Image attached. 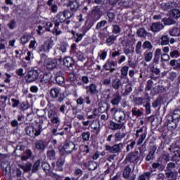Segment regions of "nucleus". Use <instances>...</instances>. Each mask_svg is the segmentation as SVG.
I'll use <instances>...</instances> for the list:
<instances>
[{
    "instance_id": "f257e3e1",
    "label": "nucleus",
    "mask_w": 180,
    "mask_h": 180,
    "mask_svg": "<svg viewBox=\"0 0 180 180\" xmlns=\"http://www.w3.org/2000/svg\"><path fill=\"white\" fill-rule=\"evenodd\" d=\"M60 89L57 87L52 88L50 90V96L52 99H57V102L61 103L66 98L65 94L64 93H60Z\"/></svg>"
},
{
    "instance_id": "f03ea898",
    "label": "nucleus",
    "mask_w": 180,
    "mask_h": 180,
    "mask_svg": "<svg viewBox=\"0 0 180 180\" xmlns=\"http://www.w3.org/2000/svg\"><path fill=\"white\" fill-rule=\"evenodd\" d=\"M40 72H41L40 70H31L28 71L25 77L26 82H27V84H30L32 82H36L39 77H40Z\"/></svg>"
},
{
    "instance_id": "7ed1b4c3",
    "label": "nucleus",
    "mask_w": 180,
    "mask_h": 180,
    "mask_svg": "<svg viewBox=\"0 0 180 180\" xmlns=\"http://www.w3.org/2000/svg\"><path fill=\"white\" fill-rule=\"evenodd\" d=\"M48 117L50 119L52 124H60V118L58 117V115L54 110V109L51 108L48 112Z\"/></svg>"
},
{
    "instance_id": "20e7f679",
    "label": "nucleus",
    "mask_w": 180,
    "mask_h": 180,
    "mask_svg": "<svg viewBox=\"0 0 180 180\" xmlns=\"http://www.w3.org/2000/svg\"><path fill=\"white\" fill-rule=\"evenodd\" d=\"M53 46H54V42L47 40L39 48V53H49L53 49Z\"/></svg>"
},
{
    "instance_id": "39448f33",
    "label": "nucleus",
    "mask_w": 180,
    "mask_h": 180,
    "mask_svg": "<svg viewBox=\"0 0 180 180\" xmlns=\"http://www.w3.org/2000/svg\"><path fill=\"white\" fill-rule=\"evenodd\" d=\"M63 148L64 151L67 153V154H71L72 151H75L77 150V148H75V144H74V142L68 140H66L65 141Z\"/></svg>"
},
{
    "instance_id": "423d86ee",
    "label": "nucleus",
    "mask_w": 180,
    "mask_h": 180,
    "mask_svg": "<svg viewBox=\"0 0 180 180\" xmlns=\"http://www.w3.org/2000/svg\"><path fill=\"white\" fill-rule=\"evenodd\" d=\"M122 148H123V143L115 144L112 146L109 145L105 146L106 151H109L112 154H116V153H122Z\"/></svg>"
},
{
    "instance_id": "0eeeda50",
    "label": "nucleus",
    "mask_w": 180,
    "mask_h": 180,
    "mask_svg": "<svg viewBox=\"0 0 180 180\" xmlns=\"http://www.w3.org/2000/svg\"><path fill=\"white\" fill-rule=\"evenodd\" d=\"M125 161H128V162H136V164L140 161V157H139V151L135 150L134 152L129 153L126 158Z\"/></svg>"
},
{
    "instance_id": "6e6552de",
    "label": "nucleus",
    "mask_w": 180,
    "mask_h": 180,
    "mask_svg": "<svg viewBox=\"0 0 180 180\" xmlns=\"http://www.w3.org/2000/svg\"><path fill=\"white\" fill-rule=\"evenodd\" d=\"M25 132L27 136H30V137H32V139L37 137V136H40V131H37L33 126H29L25 128Z\"/></svg>"
},
{
    "instance_id": "1a4fd4ad",
    "label": "nucleus",
    "mask_w": 180,
    "mask_h": 180,
    "mask_svg": "<svg viewBox=\"0 0 180 180\" xmlns=\"http://www.w3.org/2000/svg\"><path fill=\"white\" fill-rule=\"evenodd\" d=\"M150 78V79L147 81L145 91H151V89L153 90V88H154V85H157L158 77H155L153 75H151Z\"/></svg>"
},
{
    "instance_id": "9d476101",
    "label": "nucleus",
    "mask_w": 180,
    "mask_h": 180,
    "mask_svg": "<svg viewBox=\"0 0 180 180\" xmlns=\"http://www.w3.org/2000/svg\"><path fill=\"white\" fill-rule=\"evenodd\" d=\"M120 102H122V95H120V92L119 91H117L112 94V98L110 101V103L113 106H118Z\"/></svg>"
},
{
    "instance_id": "9b49d317",
    "label": "nucleus",
    "mask_w": 180,
    "mask_h": 180,
    "mask_svg": "<svg viewBox=\"0 0 180 180\" xmlns=\"http://www.w3.org/2000/svg\"><path fill=\"white\" fill-rule=\"evenodd\" d=\"M162 29H164V24L161 22H153L150 26V30L154 33H158V32H161Z\"/></svg>"
},
{
    "instance_id": "f8f14e48",
    "label": "nucleus",
    "mask_w": 180,
    "mask_h": 180,
    "mask_svg": "<svg viewBox=\"0 0 180 180\" xmlns=\"http://www.w3.org/2000/svg\"><path fill=\"white\" fill-rule=\"evenodd\" d=\"M68 4H66L68 8H70V11L72 12H77L78 11V8H79V4L77 0H68Z\"/></svg>"
},
{
    "instance_id": "ddd939ff",
    "label": "nucleus",
    "mask_w": 180,
    "mask_h": 180,
    "mask_svg": "<svg viewBox=\"0 0 180 180\" xmlns=\"http://www.w3.org/2000/svg\"><path fill=\"white\" fill-rule=\"evenodd\" d=\"M175 7H176V3L175 1L162 3L160 4V8L163 11H173Z\"/></svg>"
},
{
    "instance_id": "4468645a",
    "label": "nucleus",
    "mask_w": 180,
    "mask_h": 180,
    "mask_svg": "<svg viewBox=\"0 0 180 180\" xmlns=\"http://www.w3.org/2000/svg\"><path fill=\"white\" fill-rule=\"evenodd\" d=\"M156 151H157V146H152L149 150V153L147 155V156L145 159L147 162H150V161H151V160H154V158H155L154 155L155 154Z\"/></svg>"
},
{
    "instance_id": "2eb2a0df",
    "label": "nucleus",
    "mask_w": 180,
    "mask_h": 180,
    "mask_svg": "<svg viewBox=\"0 0 180 180\" xmlns=\"http://www.w3.org/2000/svg\"><path fill=\"white\" fill-rule=\"evenodd\" d=\"M115 120L118 122V123H122V122H124L126 120V112L124 111L120 110L117 112V115L115 116Z\"/></svg>"
},
{
    "instance_id": "dca6fc26",
    "label": "nucleus",
    "mask_w": 180,
    "mask_h": 180,
    "mask_svg": "<svg viewBox=\"0 0 180 180\" xmlns=\"http://www.w3.org/2000/svg\"><path fill=\"white\" fill-rule=\"evenodd\" d=\"M65 164V156L64 155H60V157L57 160L56 167H58V171H63V167Z\"/></svg>"
},
{
    "instance_id": "f3484780",
    "label": "nucleus",
    "mask_w": 180,
    "mask_h": 180,
    "mask_svg": "<svg viewBox=\"0 0 180 180\" xmlns=\"http://www.w3.org/2000/svg\"><path fill=\"white\" fill-rule=\"evenodd\" d=\"M63 65H65V67H68V68H72V67L75 65V61H74V59L70 56L66 57L63 60Z\"/></svg>"
},
{
    "instance_id": "a211bd4d",
    "label": "nucleus",
    "mask_w": 180,
    "mask_h": 180,
    "mask_svg": "<svg viewBox=\"0 0 180 180\" xmlns=\"http://www.w3.org/2000/svg\"><path fill=\"white\" fill-rule=\"evenodd\" d=\"M96 88L95 84H91L89 86H86V94H90L91 96L96 95L99 92Z\"/></svg>"
},
{
    "instance_id": "6ab92c4d",
    "label": "nucleus",
    "mask_w": 180,
    "mask_h": 180,
    "mask_svg": "<svg viewBox=\"0 0 180 180\" xmlns=\"http://www.w3.org/2000/svg\"><path fill=\"white\" fill-rule=\"evenodd\" d=\"M47 146H46V142L43 140H37L35 142V148L37 150H39V151H44L46 150V148Z\"/></svg>"
},
{
    "instance_id": "aec40b11",
    "label": "nucleus",
    "mask_w": 180,
    "mask_h": 180,
    "mask_svg": "<svg viewBox=\"0 0 180 180\" xmlns=\"http://www.w3.org/2000/svg\"><path fill=\"white\" fill-rule=\"evenodd\" d=\"M165 176L168 179V180H176L178 178V172L167 171L165 173Z\"/></svg>"
},
{
    "instance_id": "412c9836",
    "label": "nucleus",
    "mask_w": 180,
    "mask_h": 180,
    "mask_svg": "<svg viewBox=\"0 0 180 180\" xmlns=\"http://www.w3.org/2000/svg\"><path fill=\"white\" fill-rule=\"evenodd\" d=\"M122 85L123 84L122 83V80H120V79H114L112 81V88L115 89V91H119Z\"/></svg>"
},
{
    "instance_id": "4be33fe9",
    "label": "nucleus",
    "mask_w": 180,
    "mask_h": 180,
    "mask_svg": "<svg viewBox=\"0 0 180 180\" xmlns=\"http://www.w3.org/2000/svg\"><path fill=\"white\" fill-rule=\"evenodd\" d=\"M169 65L173 67L174 71H180V58L178 60L172 59L170 60Z\"/></svg>"
},
{
    "instance_id": "5701e85b",
    "label": "nucleus",
    "mask_w": 180,
    "mask_h": 180,
    "mask_svg": "<svg viewBox=\"0 0 180 180\" xmlns=\"http://www.w3.org/2000/svg\"><path fill=\"white\" fill-rule=\"evenodd\" d=\"M132 91L133 84L131 83H129L125 86L124 91L122 93V96H129Z\"/></svg>"
},
{
    "instance_id": "b1692460",
    "label": "nucleus",
    "mask_w": 180,
    "mask_h": 180,
    "mask_svg": "<svg viewBox=\"0 0 180 180\" xmlns=\"http://www.w3.org/2000/svg\"><path fill=\"white\" fill-rule=\"evenodd\" d=\"M18 167L21 168V169L23 170L24 172H32V167H33V165L30 162H27L25 165H18Z\"/></svg>"
},
{
    "instance_id": "393cba45",
    "label": "nucleus",
    "mask_w": 180,
    "mask_h": 180,
    "mask_svg": "<svg viewBox=\"0 0 180 180\" xmlns=\"http://www.w3.org/2000/svg\"><path fill=\"white\" fill-rule=\"evenodd\" d=\"M41 160L38 159L37 161L34 162L31 167V174H36L37 171H39V168H40V163Z\"/></svg>"
},
{
    "instance_id": "a878e982",
    "label": "nucleus",
    "mask_w": 180,
    "mask_h": 180,
    "mask_svg": "<svg viewBox=\"0 0 180 180\" xmlns=\"http://www.w3.org/2000/svg\"><path fill=\"white\" fill-rule=\"evenodd\" d=\"M84 166L88 168L89 171H95L98 168V163L94 161H89L87 164L84 163Z\"/></svg>"
},
{
    "instance_id": "bb28decb",
    "label": "nucleus",
    "mask_w": 180,
    "mask_h": 180,
    "mask_svg": "<svg viewBox=\"0 0 180 180\" xmlns=\"http://www.w3.org/2000/svg\"><path fill=\"white\" fill-rule=\"evenodd\" d=\"M176 145L175 146L172 145L169 148V151H171L172 153H174V155L172 158V161H176L177 157H179V150H176Z\"/></svg>"
},
{
    "instance_id": "cd10ccee",
    "label": "nucleus",
    "mask_w": 180,
    "mask_h": 180,
    "mask_svg": "<svg viewBox=\"0 0 180 180\" xmlns=\"http://www.w3.org/2000/svg\"><path fill=\"white\" fill-rule=\"evenodd\" d=\"M162 22L164 23L165 26H171V25H175V23H176V21L171 17L162 19Z\"/></svg>"
},
{
    "instance_id": "c85d7f7f",
    "label": "nucleus",
    "mask_w": 180,
    "mask_h": 180,
    "mask_svg": "<svg viewBox=\"0 0 180 180\" xmlns=\"http://www.w3.org/2000/svg\"><path fill=\"white\" fill-rule=\"evenodd\" d=\"M51 33L55 36H60L63 33L60 30V24L58 22H54V28L52 30Z\"/></svg>"
},
{
    "instance_id": "c756f323",
    "label": "nucleus",
    "mask_w": 180,
    "mask_h": 180,
    "mask_svg": "<svg viewBox=\"0 0 180 180\" xmlns=\"http://www.w3.org/2000/svg\"><path fill=\"white\" fill-rule=\"evenodd\" d=\"M56 18L57 19L54 20V23H58V25H60V23H64V22H65V19H64L65 17H64L63 12H59L56 15Z\"/></svg>"
},
{
    "instance_id": "7c9ffc66",
    "label": "nucleus",
    "mask_w": 180,
    "mask_h": 180,
    "mask_svg": "<svg viewBox=\"0 0 180 180\" xmlns=\"http://www.w3.org/2000/svg\"><path fill=\"white\" fill-rule=\"evenodd\" d=\"M150 71L151 72L150 75H156V77L160 78V75L161 73V70L158 68H155V66H151L150 68Z\"/></svg>"
},
{
    "instance_id": "2f4dec72",
    "label": "nucleus",
    "mask_w": 180,
    "mask_h": 180,
    "mask_svg": "<svg viewBox=\"0 0 180 180\" xmlns=\"http://www.w3.org/2000/svg\"><path fill=\"white\" fill-rule=\"evenodd\" d=\"M57 67V60L50 59L46 63V68L48 70H54Z\"/></svg>"
},
{
    "instance_id": "473e14b6",
    "label": "nucleus",
    "mask_w": 180,
    "mask_h": 180,
    "mask_svg": "<svg viewBox=\"0 0 180 180\" xmlns=\"http://www.w3.org/2000/svg\"><path fill=\"white\" fill-rule=\"evenodd\" d=\"M136 34L139 37L146 38L148 35V32L144 28H139L136 31Z\"/></svg>"
},
{
    "instance_id": "72a5a7b5",
    "label": "nucleus",
    "mask_w": 180,
    "mask_h": 180,
    "mask_svg": "<svg viewBox=\"0 0 180 180\" xmlns=\"http://www.w3.org/2000/svg\"><path fill=\"white\" fill-rule=\"evenodd\" d=\"M153 47V44L150 41H145L142 45V49L148 50V51H151Z\"/></svg>"
},
{
    "instance_id": "f704fd0d",
    "label": "nucleus",
    "mask_w": 180,
    "mask_h": 180,
    "mask_svg": "<svg viewBox=\"0 0 180 180\" xmlns=\"http://www.w3.org/2000/svg\"><path fill=\"white\" fill-rule=\"evenodd\" d=\"M111 130H120V129H123V126H124V122H121L120 124L116 122H111Z\"/></svg>"
},
{
    "instance_id": "c9c22d12",
    "label": "nucleus",
    "mask_w": 180,
    "mask_h": 180,
    "mask_svg": "<svg viewBox=\"0 0 180 180\" xmlns=\"http://www.w3.org/2000/svg\"><path fill=\"white\" fill-rule=\"evenodd\" d=\"M92 15H94L96 17V19H101V16H102V11H101V8L99 6H96L94 7L92 11Z\"/></svg>"
},
{
    "instance_id": "e433bc0d",
    "label": "nucleus",
    "mask_w": 180,
    "mask_h": 180,
    "mask_svg": "<svg viewBox=\"0 0 180 180\" xmlns=\"http://www.w3.org/2000/svg\"><path fill=\"white\" fill-rule=\"evenodd\" d=\"M130 174H131V168L130 166L127 165L124 167L123 171V176L125 179H129L130 178Z\"/></svg>"
},
{
    "instance_id": "4c0bfd02",
    "label": "nucleus",
    "mask_w": 180,
    "mask_h": 180,
    "mask_svg": "<svg viewBox=\"0 0 180 180\" xmlns=\"http://www.w3.org/2000/svg\"><path fill=\"white\" fill-rule=\"evenodd\" d=\"M25 153V155H23L21 157V161H27V160H29V158H30L32 155H33V153H32V150L30 149H26Z\"/></svg>"
},
{
    "instance_id": "58836bf2",
    "label": "nucleus",
    "mask_w": 180,
    "mask_h": 180,
    "mask_svg": "<svg viewBox=\"0 0 180 180\" xmlns=\"http://www.w3.org/2000/svg\"><path fill=\"white\" fill-rule=\"evenodd\" d=\"M41 168L42 169H44L46 174H50V172H51V167L49 163H47V162H41Z\"/></svg>"
},
{
    "instance_id": "ea45409f",
    "label": "nucleus",
    "mask_w": 180,
    "mask_h": 180,
    "mask_svg": "<svg viewBox=\"0 0 180 180\" xmlns=\"http://www.w3.org/2000/svg\"><path fill=\"white\" fill-rule=\"evenodd\" d=\"M62 13H63V16L65 17V20H67V19H71V18L74 16V12L68 9H65Z\"/></svg>"
},
{
    "instance_id": "a19ab883",
    "label": "nucleus",
    "mask_w": 180,
    "mask_h": 180,
    "mask_svg": "<svg viewBox=\"0 0 180 180\" xmlns=\"http://www.w3.org/2000/svg\"><path fill=\"white\" fill-rule=\"evenodd\" d=\"M177 121H174V120H172V121H168L167 122V129H169L171 131L175 130L176 129V127L178 124H176Z\"/></svg>"
},
{
    "instance_id": "79ce46f5",
    "label": "nucleus",
    "mask_w": 180,
    "mask_h": 180,
    "mask_svg": "<svg viewBox=\"0 0 180 180\" xmlns=\"http://www.w3.org/2000/svg\"><path fill=\"white\" fill-rule=\"evenodd\" d=\"M47 157L51 161H56V150L53 149L47 151Z\"/></svg>"
},
{
    "instance_id": "37998d69",
    "label": "nucleus",
    "mask_w": 180,
    "mask_h": 180,
    "mask_svg": "<svg viewBox=\"0 0 180 180\" xmlns=\"http://www.w3.org/2000/svg\"><path fill=\"white\" fill-rule=\"evenodd\" d=\"M170 36L179 37L180 36V28L179 27H173L169 31Z\"/></svg>"
},
{
    "instance_id": "c03bdc74",
    "label": "nucleus",
    "mask_w": 180,
    "mask_h": 180,
    "mask_svg": "<svg viewBox=\"0 0 180 180\" xmlns=\"http://www.w3.org/2000/svg\"><path fill=\"white\" fill-rule=\"evenodd\" d=\"M125 137L126 133L118 131L115 134V141H122V139H124Z\"/></svg>"
},
{
    "instance_id": "a18cd8bd",
    "label": "nucleus",
    "mask_w": 180,
    "mask_h": 180,
    "mask_svg": "<svg viewBox=\"0 0 180 180\" xmlns=\"http://www.w3.org/2000/svg\"><path fill=\"white\" fill-rule=\"evenodd\" d=\"M144 60L146 63H150L153 60V52L146 51L144 53Z\"/></svg>"
},
{
    "instance_id": "49530a36",
    "label": "nucleus",
    "mask_w": 180,
    "mask_h": 180,
    "mask_svg": "<svg viewBox=\"0 0 180 180\" xmlns=\"http://www.w3.org/2000/svg\"><path fill=\"white\" fill-rule=\"evenodd\" d=\"M152 91L153 92H154V94H162V92H164V91H165V89L164 88V86L158 85V86H155L153 87Z\"/></svg>"
},
{
    "instance_id": "de8ad7c7",
    "label": "nucleus",
    "mask_w": 180,
    "mask_h": 180,
    "mask_svg": "<svg viewBox=\"0 0 180 180\" xmlns=\"http://www.w3.org/2000/svg\"><path fill=\"white\" fill-rule=\"evenodd\" d=\"M172 120H174L175 122H179L180 120V110H176L174 111L172 115Z\"/></svg>"
},
{
    "instance_id": "09e8293b",
    "label": "nucleus",
    "mask_w": 180,
    "mask_h": 180,
    "mask_svg": "<svg viewBox=\"0 0 180 180\" xmlns=\"http://www.w3.org/2000/svg\"><path fill=\"white\" fill-rule=\"evenodd\" d=\"M50 79H51V74H45L44 75L43 77L41 79V82L42 84H47L48 82H50Z\"/></svg>"
},
{
    "instance_id": "8fccbe9b",
    "label": "nucleus",
    "mask_w": 180,
    "mask_h": 180,
    "mask_svg": "<svg viewBox=\"0 0 180 180\" xmlns=\"http://www.w3.org/2000/svg\"><path fill=\"white\" fill-rule=\"evenodd\" d=\"M1 167L2 168V171L4 172H6H6H8V171H9L11 169V167H9V162H2L1 163Z\"/></svg>"
},
{
    "instance_id": "3c124183",
    "label": "nucleus",
    "mask_w": 180,
    "mask_h": 180,
    "mask_svg": "<svg viewBox=\"0 0 180 180\" xmlns=\"http://www.w3.org/2000/svg\"><path fill=\"white\" fill-rule=\"evenodd\" d=\"M107 17L108 18V22H112L116 18V14L110 11H106Z\"/></svg>"
},
{
    "instance_id": "603ef678",
    "label": "nucleus",
    "mask_w": 180,
    "mask_h": 180,
    "mask_svg": "<svg viewBox=\"0 0 180 180\" xmlns=\"http://www.w3.org/2000/svg\"><path fill=\"white\" fill-rule=\"evenodd\" d=\"M162 101V96H159L152 103L153 108H158L161 105Z\"/></svg>"
},
{
    "instance_id": "864d4df0",
    "label": "nucleus",
    "mask_w": 180,
    "mask_h": 180,
    "mask_svg": "<svg viewBox=\"0 0 180 180\" xmlns=\"http://www.w3.org/2000/svg\"><path fill=\"white\" fill-rule=\"evenodd\" d=\"M106 25H108V21H106V20H103L101 22L97 23L96 26V29L97 30H101V29H102V27H105Z\"/></svg>"
},
{
    "instance_id": "5fc2aeb1",
    "label": "nucleus",
    "mask_w": 180,
    "mask_h": 180,
    "mask_svg": "<svg viewBox=\"0 0 180 180\" xmlns=\"http://www.w3.org/2000/svg\"><path fill=\"white\" fill-rule=\"evenodd\" d=\"M161 45L167 46V44H169V37L168 35H164L161 37Z\"/></svg>"
},
{
    "instance_id": "6e6d98bb",
    "label": "nucleus",
    "mask_w": 180,
    "mask_h": 180,
    "mask_svg": "<svg viewBox=\"0 0 180 180\" xmlns=\"http://www.w3.org/2000/svg\"><path fill=\"white\" fill-rule=\"evenodd\" d=\"M141 46H143V42H141V41H139L135 49V52L136 54H141Z\"/></svg>"
},
{
    "instance_id": "4d7b16f0",
    "label": "nucleus",
    "mask_w": 180,
    "mask_h": 180,
    "mask_svg": "<svg viewBox=\"0 0 180 180\" xmlns=\"http://www.w3.org/2000/svg\"><path fill=\"white\" fill-rule=\"evenodd\" d=\"M132 115L133 116H136V117H140L141 115H143V112L140 109H138L137 108H132Z\"/></svg>"
},
{
    "instance_id": "13d9d810",
    "label": "nucleus",
    "mask_w": 180,
    "mask_h": 180,
    "mask_svg": "<svg viewBox=\"0 0 180 180\" xmlns=\"http://www.w3.org/2000/svg\"><path fill=\"white\" fill-rule=\"evenodd\" d=\"M82 137L83 141H89V139L91 138V132L90 131L83 132L82 134Z\"/></svg>"
},
{
    "instance_id": "bf43d9fd",
    "label": "nucleus",
    "mask_w": 180,
    "mask_h": 180,
    "mask_svg": "<svg viewBox=\"0 0 180 180\" xmlns=\"http://www.w3.org/2000/svg\"><path fill=\"white\" fill-rule=\"evenodd\" d=\"M7 26L10 30H13L16 27V21L15 20H11L7 24Z\"/></svg>"
},
{
    "instance_id": "052dcab7",
    "label": "nucleus",
    "mask_w": 180,
    "mask_h": 180,
    "mask_svg": "<svg viewBox=\"0 0 180 180\" xmlns=\"http://www.w3.org/2000/svg\"><path fill=\"white\" fill-rule=\"evenodd\" d=\"M134 103L138 105H143V103H144V98H143L142 97H134Z\"/></svg>"
},
{
    "instance_id": "680f3d73",
    "label": "nucleus",
    "mask_w": 180,
    "mask_h": 180,
    "mask_svg": "<svg viewBox=\"0 0 180 180\" xmlns=\"http://www.w3.org/2000/svg\"><path fill=\"white\" fill-rule=\"evenodd\" d=\"M112 27V33L114 34H117L118 33H120V32H122V29L118 25H113Z\"/></svg>"
},
{
    "instance_id": "e2e57ef3",
    "label": "nucleus",
    "mask_w": 180,
    "mask_h": 180,
    "mask_svg": "<svg viewBox=\"0 0 180 180\" xmlns=\"http://www.w3.org/2000/svg\"><path fill=\"white\" fill-rule=\"evenodd\" d=\"M29 42V35L28 34H24L20 38V43L21 44H26V43Z\"/></svg>"
},
{
    "instance_id": "0e129e2a",
    "label": "nucleus",
    "mask_w": 180,
    "mask_h": 180,
    "mask_svg": "<svg viewBox=\"0 0 180 180\" xmlns=\"http://www.w3.org/2000/svg\"><path fill=\"white\" fill-rule=\"evenodd\" d=\"M174 168H176V164H175L174 162H169L167 165V167H166L167 171H172Z\"/></svg>"
},
{
    "instance_id": "69168bd1",
    "label": "nucleus",
    "mask_w": 180,
    "mask_h": 180,
    "mask_svg": "<svg viewBox=\"0 0 180 180\" xmlns=\"http://www.w3.org/2000/svg\"><path fill=\"white\" fill-rule=\"evenodd\" d=\"M180 56V53L178 50H174L173 51L170 52V57L172 58H178Z\"/></svg>"
},
{
    "instance_id": "338daca9",
    "label": "nucleus",
    "mask_w": 180,
    "mask_h": 180,
    "mask_svg": "<svg viewBox=\"0 0 180 180\" xmlns=\"http://www.w3.org/2000/svg\"><path fill=\"white\" fill-rule=\"evenodd\" d=\"M20 108L21 110H27V108H30L29 103L27 101H23L21 103Z\"/></svg>"
},
{
    "instance_id": "774afa93",
    "label": "nucleus",
    "mask_w": 180,
    "mask_h": 180,
    "mask_svg": "<svg viewBox=\"0 0 180 180\" xmlns=\"http://www.w3.org/2000/svg\"><path fill=\"white\" fill-rule=\"evenodd\" d=\"M121 74L125 77H127L129 74V66H124L121 68Z\"/></svg>"
}]
</instances>
